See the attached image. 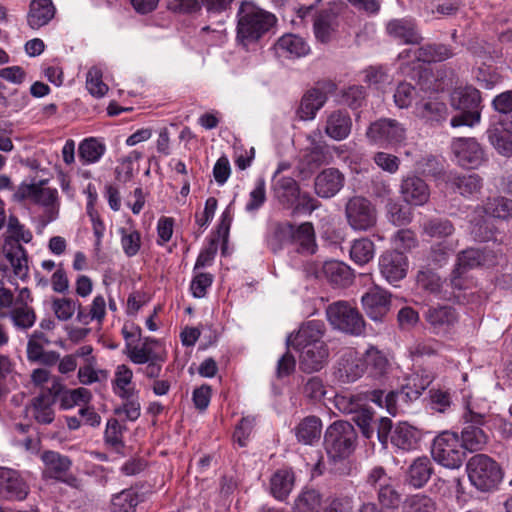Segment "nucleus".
<instances>
[{
	"instance_id": "f257e3e1",
	"label": "nucleus",
	"mask_w": 512,
	"mask_h": 512,
	"mask_svg": "<svg viewBox=\"0 0 512 512\" xmlns=\"http://www.w3.org/2000/svg\"><path fill=\"white\" fill-rule=\"evenodd\" d=\"M279 168L272 179L271 191L274 199L284 209H290L291 215L311 214L320 203L309 192L302 191L299 183L292 177L279 176Z\"/></svg>"
},
{
	"instance_id": "f03ea898",
	"label": "nucleus",
	"mask_w": 512,
	"mask_h": 512,
	"mask_svg": "<svg viewBox=\"0 0 512 512\" xmlns=\"http://www.w3.org/2000/svg\"><path fill=\"white\" fill-rule=\"evenodd\" d=\"M237 18V40L245 47L257 42L276 22L273 14L247 0L241 3Z\"/></svg>"
},
{
	"instance_id": "7ed1b4c3",
	"label": "nucleus",
	"mask_w": 512,
	"mask_h": 512,
	"mask_svg": "<svg viewBox=\"0 0 512 512\" xmlns=\"http://www.w3.org/2000/svg\"><path fill=\"white\" fill-rule=\"evenodd\" d=\"M326 316L333 329L351 336L365 332V320L359 310L347 301H336L326 308Z\"/></svg>"
},
{
	"instance_id": "20e7f679",
	"label": "nucleus",
	"mask_w": 512,
	"mask_h": 512,
	"mask_svg": "<svg viewBox=\"0 0 512 512\" xmlns=\"http://www.w3.org/2000/svg\"><path fill=\"white\" fill-rule=\"evenodd\" d=\"M467 473L471 484L483 492L494 489L502 480L501 468L485 454H477L469 459Z\"/></svg>"
},
{
	"instance_id": "39448f33",
	"label": "nucleus",
	"mask_w": 512,
	"mask_h": 512,
	"mask_svg": "<svg viewBox=\"0 0 512 512\" xmlns=\"http://www.w3.org/2000/svg\"><path fill=\"white\" fill-rule=\"evenodd\" d=\"M452 106L460 110V114L452 117L451 126H469L472 127L480 122L481 112L480 92L473 87H465L455 91L452 95Z\"/></svg>"
},
{
	"instance_id": "423d86ee",
	"label": "nucleus",
	"mask_w": 512,
	"mask_h": 512,
	"mask_svg": "<svg viewBox=\"0 0 512 512\" xmlns=\"http://www.w3.org/2000/svg\"><path fill=\"white\" fill-rule=\"evenodd\" d=\"M355 440L356 433L349 422H334L327 428L324 436L328 456L334 461L348 457L354 449Z\"/></svg>"
},
{
	"instance_id": "0eeeda50",
	"label": "nucleus",
	"mask_w": 512,
	"mask_h": 512,
	"mask_svg": "<svg viewBox=\"0 0 512 512\" xmlns=\"http://www.w3.org/2000/svg\"><path fill=\"white\" fill-rule=\"evenodd\" d=\"M431 455L440 465L457 469L462 465L466 454L458 434L452 431H443L434 438Z\"/></svg>"
},
{
	"instance_id": "6e6552de",
	"label": "nucleus",
	"mask_w": 512,
	"mask_h": 512,
	"mask_svg": "<svg viewBox=\"0 0 512 512\" xmlns=\"http://www.w3.org/2000/svg\"><path fill=\"white\" fill-rule=\"evenodd\" d=\"M348 224L355 231H367L377 222V212L372 203L361 196L349 199L345 206Z\"/></svg>"
},
{
	"instance_id": "1a4fd4ad",
	"label": "nucleus",
	"mask_w": 512,
	"mask_h": 512,
	"mask_svg": "<svg viewBox=\"0 0 512 512\" xmlns=\"http://www.w3.org/2000/svg\"><path fill=\"white\" fill-rule=\"evenodd\" d=\"M366 136L380 146L397 145L406 139V128L395 119L381 118L369 125Z\"/></svg>"
},
{
	"instance_id": "9d476101",
	"label": "nucleus",
	"mask_w": 512,
	"mask_h": 512,
	"mask_svg": "<svg viewBox=\"0 0 512 512\" xmlns=\"http://www.w3.org/2000/svg\"><path fill=\"white\" fill-rule=\"evenodd\" d=\"M465 426L461 432V445L464 451L475 452L482 450L487 444L488 436L481 426L485 422L483 414L467 408L463 414Z\"/></svg>"
},
{
	"instance_id": "9b49d317",
	"label": "nucleus",
	"mask_w": 512,
	"mask_h": 512,
	"mask_svg": "<svg viewBox=\"0 0 512 512\" xmlns=\"http://www.w3.org/2000/svg\"><path fill=\"white\" fill-rule=\"evenodd\" d=\"M451 149L456 163L465 169H477L487 160L483 147L475 138H455Z\"/></svg>"
},
{
	"instance_id": "f8f14e48",
	"label": "nucleus",
	"mask_w": 512,
	"mask_h": 512,
	"mask_svg": "<svg viewBox=\"0 0 512 512\" xmlns=\"http://www.w3.org/2000/svg\"><path fill=\"white\" fill-rule=\"evenodd\" d=\"M326 332L325 323L321 320L304 322L297 332L291 333L286 340L289 347L295 349L325 345L323 341Z\"/></svg>"
},
{
	"instance_id": "ddd939ff",
	"label": "nucleus",
	"mask_w": 512,
	"mask_h": 512,
	"mask_svg": "<svg viewBox=\"0 0 512 512\" xmlns=\"http://www.w3.org/2000/svg\"><path fill=\"white\" fill-rule=\"evenodd\" d=\"M379 270L389 283H394L406 277L408 258L398 250L386 251L379 257Z\"/></svg>"
},
{
	"instance_id": "4468645a",
	"label": "nucleus",
	"mask_w": 512,
	"mask_h": 512,
	"mask_svg": "<svg viewBox=\"0 0 512 512\" xmlns=\"http://www.w3.org/2000/svg\"><path fill=\"white\" fill-rule=\"evenodd\" d=\"M29 486L21 474L14 469L0 467V496L9 500H24Z\"/></svg>"
},
{
	"instance_id": "2eb2a0df",
	"label": "nucleus",
	"mask_w": 512,
	"mask_h": 512,
	"mask_svg": "<svg viewBox=\"0 0 512 512\" xmlns=\"http://www.w3.org/2000/svg\"><path fill=\"white\" fill-rule=\"evenodd\" d=\"M391 295L380 287H374L362 298V306L366 315L373 321H382L390 310Z\"/></svg>"
},
{
	"instance_id": "dca6fc26",
	"label": "nucleus",
	"mask_w": 512,
	"mask_h": 512,
	"mask_svg": "<svg viewBox=\"0 0 512 512\" xmlns=\"http://www.w3.org/2000/svg\"><path fill=\"white\" fill-rule=\"evenodd\" d=\"M313 34L317 42L330 43L339 28L338 15L332 9H323L313 15Z\"/></svg>"
},
{
	"instance_id": "f3484780",
	"label": "nucleus",
	"mask_w": 512,
	"mask_h": 512,
	"mask_svg": "<svg viewBox=\"0 0 512 512\" xmlns=\"http://www.w3.org/2000/svg\"><path fill=\"white\" fill-rule=\"evenodd\" d=\"M42 461L45 465L44 476L63 481L69 485H74L77 481L74 476L67 475L71 468V460L55 451H46L42 454Z\"/></svg>"
},
{
	"instance_id": "a211bd4d",
	"label": "nucleus",
	"mask_w": 512,
	"mask_h": 512,
	"mask_svg": "<svg viewBox=\"0 0 512 512\" xmlns=\"http://www.w3.org/2000/svg\"><path fill=\"white\" fill-rule=\"evenodd\" d=\"M44 181L36 184H21L14 193L16 201L31 200L42 206H52L57 200L58 192L55 188L43 187Z\"/></svg>"
},
{
	"instance_id": "6ab92c4d",
	"label": "nucleus",
	"mask_w": 512,
	"mask_h": 512,
	"mask_svg": "<svg viewBox=\"0 0 512 512\" xmlns=\"http://www.w3.org/2000/svg\"><path fill=\"white\" fill-rule=\"evenodd\" d=\"M403 201L413 206H423L430 198L428 184L416 175L404 177L400 185Z\"/></svg>"
},
{
	"instance_id": "aec40b11",
	"label": "nucleus",
	"mask_w": 512,
	"mask_h": 512,
	"mask_svg": "<svg viewBox=\"0 0 512 512\" xmlns=\"http://www.w3.org/2000/svg\"><path fill=\"white\" fill-rule=\"evenodd\" d=\"M344 181V175L338 169H325L314 180L315 193L321 198H331L343 188Z\"/></svg>"
},
{
	"instance_id": "412c9836",
	"label": "nucleus",
	"mask_w": 512,
	"mask_h": 512,
	"mask_svg": "<svg viewBox=\"0 0 512 512\" xmlns=\"http://www.w3.org/2000/svg\"><path fill=\"white\" fill-rule=\"evenodd\" d=\"M365 372L363 358L354 350H347L338 362L337 376L344 383L355 382Z\"/></svg>"
},
{
	"instance_id": "4be33fe9",
	"label": "nucleus",
	"mask_w": 512,
	"mask_h": 512,
	"mask_svg": "<svg viewBox=\"0 0 512 512\" xmlns=\"http://www.w3.org/2000/svg\"><path fill=\"white\" fill-rule=\"evenodd\" d=\"M274 50L278 57L294 59L306 56L310 52V46L303 37L288 33L277 40Z\"/></svg>"
},
{
	"instance_id": "5701e85b",
	"label": "nucleus",
	"mask_w": 512,
	"mask_h": 512,
	"mask_svg": "<svg viewBox=\"0 0 512 512\" xmlns=\"http://www.w3.org/2000/svg\"><path fill=\"white\" fill-rule=\"evenodd\" d=\"M387 34L403 44H418L422 40L413 20L408 18L392 19L386 24Z\"/></svg>"
},
{
	"instance_id": "b1692460",
	"label": "nucleus",
	"mask_w": 512,
	"mask_h": 512,
	"mask_svg": "<svg viewBox=\"0 0 512 512\" xmlns=\"http://www.w3.org/2000/svg\"><path fill=\"white\" fill-rule=\"evenodd\" d=\"M352 128V120L346 110H334L327 112L324 127L325 134L336 141L346 139Z\"/></svg>"
},
{
	"instance_id": "393cba45",
	"label": "nucleus",
	"mask_w": 512,
	"mask_h": 512,
	"mask_svg": "<svg viewBox=\"0 0 512 512\" xmlns=\"http://www.w3.org/2000/svg\"><path fill=\"white\" fill-rule=\"evenodd\" d=\"M295 350L299 353L300 368L306 373L317 372L327 364L329 350L326 344Z\"/></svg>"
},
{
	"instance_id": "a878e982",
	"label": "nucleus",
	"mask_w": 512,
	"mask_h": 512,
	"mask_svg": "<svg viewBox=\"0 0 512 512\" xmlns=\"http://www.w3.org/2000/svg\"><path fill=\"white\" fill-rule=\"evenodd\" d=\"M55 13L52 0H32L26 16L27 24L33 30L40 29L54 18Z\"/></svg>"
},
{
	"instance_id": "bb28decb",
	"label": "nucleus",
	"mask_w": 512,
	"mask_h": 512,
	"mask_svg": "<svg viewBox=\"0 0 512 512\" xmlns=\"http://www.w3.org/2000/svg\"><path fill=\"white\" fill-rule=\"evenodd\" d=\"M445 181L454 192L464 197L476 195L482 188V178L477 174L462 175L457 172H449Z\"/></svg>"
},
{
	"instance_id": "cd10ccee",
	"label": "nucleus",
	"mask_w": 512,
	"mask_h": 512,
	"mask_svg": "<svg viewBox=\"0 0 512 512\" xmlns=\"http://www.w3.org/2000/svg\"><path fill=\"white\" fill-rule=\"evenodd\" d=\"M327 94L320 89L308 90L302 97L297 115L301 120H313L327 102Z\"/></svg>"
},
{
	"instance_id": "c85d7f7f",
	"label": "nucleus",
	"mask_w": 512,
	"mask_h": 512,
	"mask_svg": "<svg viewBox=\"0 0 512 512\" xmlns=\"http://www.w3.org/2000/svg\"><path fill=\"white\" fill-rule=\"evenodd\" d=\"M425 318L435 333L446 332L457 321L455 310L449 306L431 307Z\"/></svg>"
},
{
	"instance_id": "c756f323",
	"label": "nucleus",
	"mask_w": 512,
	"mask_h": 512,
	"mask_svg": "<svg viewBox=\"0 0 512 512\" xmlns=\"http://www.w3.org/2000/svg\"><path fill=\"white\" fill-rule=\"evenodd\" d=\"M54 405L50 396L38 395L32 399L27 411L38 424L48 425L55 419Z\"/></svg>"
},
{
	"instance_id": "7c9ffc66",
	"label": "nucleus",
	"mask_w": 512,
	"mask_h": 512,
	"mask_svg": "<svg viewBox=\"0 0 512 512\" xmlns=\"http://www.w3.org/2000/svg\"><path fill=\"white\" fill-rule=\"evenodd\" d=\"M433 377L425 373H414L405 379L400 392L404 402L416 400L423 391L431 384Z\"/></svg>"
},
{
	"instance_id": "2f4dec72",
	"label": "nucleus",
	"mask_w": 512,
	"mask_h": 512,
	"mask_svg": "<svg viewBox=\"0 0 512 512\" xmlns=\"http://www.w3.org/2000/svg\"><path fill=\"white\" fill-rule=\"evenodd\" d=\"M418 442V431L406 422L399 423L391 434V443L404 451L416 449Z\"/></svg>"
},
{
	"instance_id": "473e14b6",
	"label": "nucleus",
	"mask_w": 512,
	"mask_h": 512,
	"mask_svg": "<svg viewBox=\"0 0 512 512\" xmlns=\"http://www.w3.org/2000/svg\"><path fill=\"white\" fill-rule=\"evenodd\" d=\"M4 252L15 277L25 281L29 275V267L24 247L19 243H15L8 250L4 248Z\"/></svg>"
},
{
	"instance_id": "72a5a7b5",
	"label": "nucleus",
	"mask_w": 512,
	"mask_h": 512,
	"mask_svg": "<svg viewBox=\"0 0 512 512\" xmlns=\"http://www.w3.org/2000/svg\"><path fill=\"white\" fill-rule=\"evenodd\" d=\"M324 278L336 286H347L353 280L351 268L340 261L323 262Z\"/></svg>"
},
{
	"instance_id": "f704fd0d",
	"label": "nucleus",
	"mask_w": 512,
	"mask_h": 512,
	"mask_svg": "<svg viewBox=\"0 0 512 512\" xmlns=\"http://www.w3.org/2000/svg\"><path fill=\"white\" fill-rule=\"evenodd\" d=\"M432 464L427 457L415 459L407 471V482L414 488L423 487L432 474Z\"/></svg>"
},
{
	"instance_id": "c9c22d12",
	"label": "nucleus",
	"mask_w": 512,
	"mask_h": 512,
	"mask_svg": "<svg viewBox=\"0 0 512 512\" xmlns=\"http://www.w3.org/2000/svg\"><path fill=\"white\" fill-rule=\"evenodd\" d=\"M132 379L133 371L125 364L118 365L112 380L114 393L119 397L139 394V391L135 388Z\"/></svg>"
},
{
	"instance_id": "e433bc0d",
	"label": "nucleus",
	"mask_w": 512,
	"mask_h": 512,
	"mask_svg": "<svg viewBox=\"0 0 512 512\" xmlns=\"http://www.w3.org/2000/svg\"><path fill=\"white\" fill-rule=\"evenodd\" d=\"M294 481V473L291 470H278L273 474L270 480L272 495L278 500H284L292 491Z\"/></svg>"
},
{
	"instance_id": "4c0bfd02",
	"label": "nucleus",
	"mask_w": 512,
	"mask_h": 512,
	"mask_svg": "<svg viewBox=\"0 0 512 512\" xmlns=\"http://www.w3.org/2000/svg\"><path fill=\"white\" fill-rule=\"evenodd\" d=\"M321 421L315 416L304 418L296 427L295 435L299 442L312 445L318 441L321 435Z\"/></svg>"
},
{
	"instance_id": "58836bf2",
	"label": "nucleus",
	"mask_w": 512,
	"mask_h": 512,
	"mask_svg": "<svg viewBox=\"0 0 512 512\" xmlns=\"http://www.w3.org/2000/svg\"><path fill=\"white\" fill-rule=\"evenodd\" d=\"M423 233L431 238L452 239L455 227L446 218H430L422 224Z\"/></svg>"
},
{
	"instance_id": "ea45409f",
	"label": "nucleus",
	"mask_w": 512,
	"mask_h": 512,
	"mask_svg": "<svg viewBox=\"0 0 512 512\" xmlns=\"http://www.w3.org/2000/svg\"><path fill=\"white\" fill-rule=\"evenodd\" d=\"M363 361L365 370H368L373 377H381L389 369V361L385 354L373 346L366 350Z\"/></svg>"
},
{
	"instance_id": "a19ab883",
	"label": "nucleus",
	"mask_w": 512,
	"mask_h": 512,
	"mask_svg": "<svg viewBox=\"0 0 512 512\" xmlns=\"http://www.w3.org/2000/svg\"><path fill=\"white\" fill-rule=\"evenodd\" d=\"M8 317L15 329L22 331L32 328L37 319L34 308L26 304L13 308L8 313Z\"/></svg>"
},
{
	"instance_id": "79ce46f5",
	"label": "nucleus",
	"mask_w": 512,
	"mask_h": 512,
	"mask_svg": "<svg viewBox=\"0 0 512 512\" xmlns=\"http://www.w3.org/2000/svg\"><path fill=\"white\" fill-rule=\"evenodd\" d=\"M375 256V244L369 238L363 237L352 242L350 258L358 265L369 263Z\"/></svg>"
},
{
	"instance_id": "37998d69",
	"label": "nucleus",
	"mask_w": 512,
	"mask_h": 512,
	"mask_svg": "<svg viewBox=\"0 0 512 512\" xmlns=\"http://www.w3.org/2000/svg\"><path fill=\"white\" fill-rule=\"evenodd\" d=\"M105 151V145L96 138L83 140L78 148L79 158L84 165L98 162Z\"/></svg>"
},
{
	"instance_id": "c03bdc74",
	"label": "nucleus",
	"mask_w": 512,
	"mask_h": 512,
	"mask_svg": "<svg viewBox=\"0 0 512 512\" xmlns=\"http://www.w3.org/2000/svg\"><path fill=\"white\" fill-rule=\"evenodd\" d=\"M452 55V50L444 44H427L416 51L415 58L430 63L444 61Z\"/></svg>"
},
{
	"instance_id": "a18cd8bd",
	"label": "nucleus",
	"mask_w": 512,
	"mask_h": 512,
	"mask_svg": "<svg viewBox=\"0 0 512 512\" xmlns=\"http://www.w3.org/2000/svg\"><path fill=\"white\" fill-rule=\"evenodd\" d=\"M485 251L479 249H466L458 255L456 272L461 273L466 269H472L480 265H490Z\"/></svg>"
},
{
	"instance_id": "49530a36",
	"label": "nucleus",
	"mask_w": 512,
	"mask_h": 512,
	"mask_svg": "<svg viewBox=\"0 0 512 512\" xmlns=\"http://www.w3.org/2000/svg\"><path fill=\"white\" fill-rule=\"evenodd\" d=\"M446 110V105L436 100L417 103L415 108L418 117L431 122H439L445 119Z\"/></svg>"
},
{
	"instance_id": "de8ad7c7",
	"label": "nucleus",
	"mask_w": 512,
	"mask_h": 512,
	"mask_svg": "<svg viewBox=\"0 0 512 512\" xmlns=\"http://www.w3.org/2000/svg\"><path fill=\"white\" fill-rule=\"evenodd\" d=\"M490 144L503 156H512V138L500 127L492 126L487 130Z\"/></svg>"
},
{
	"instance_id": "09e8293b",
	"label": "nucleus",
	"mask_w": 512,
	"mask_h": 512,
	"mask_svg": "<svg viewBox=\"0 0 512 512\" xmlns=\"http://www.w3.org/2000/svg\"><path fill=\"white\" fill-rule=\"evenodd\" d=\"M368 397L379 407H384L390 415L395 416L399 413L398 399H401L399 391H390L385 394L382 390H373Z\"/></svg>"
},
{
	"instance_id": "8fccbe9b",
	"label": "nucleus",
	"mask_w": 512,
	"mask_h": 512,
	"mask_svg": "<svg viewBox=\"0 0 512 512\" xmlns=\"http://www.w3.org/2000/svg\"><path fill=\"white\" fill-rule=\"evenodd\" d=\"M266 200V182L264 178L260 177L255 181L254 187L249 193L248 200L245 204V211L249 214L256 213L263 207Z\"/></svg>"
},
{
	"instance_id": "3c124183",
	"label": "nucleus",
	"mask_w": 512,
	"mask_h": 512,
	"mask_svg": "<svg viewBox=\"0 0 512 512\" xmlns=\"http://www.w3.org/2000/svg\"><path fill=\"white\" fill-rule=\"evenodd\" d=\"M105 444L117 453H122L124 448L123 427L117 419H109L104 433Z\"/></svg>"
},
{
	"instance_id": "603ef678",
	"label": "nucleus",
	"mask_w": 512,
	"mask_h": 512,
	"mask_svg": "<svg viewBox=\"0 0 512 512\" xmlns=\"http://www.w3.org/2000/svg\"><path fill=\"white\" fill-rule=\"evenodd\" d=\"M321 496L314 489H306L295 500L294 512H319Z\"/></svg>"
},
{
	"instance_id": "864d4df0",
	"label": "nucleus",
	"mask_w": 512,
	"mask_h": 512,
	"mask_svg": "<svg viewBox=\"0 0 512 512\" xmlns=\"http://www.w3.org/2000/svg\"><path fill=\"white\" fill-rule=\"evenodd\" d=\"M294 242H298L303 251L313 254L316 250L315 231L311 222H304L295 228Z\"/></svg>"
},
{
	"instance_id": "5fc2aeb1",
	"label": "nucleus",
	"mask_w": 512,
	"mask_h": 512,
	"mask_svg": "<svg viewBox=\"0 0 512 512\" xmlns=\"http://www.w3.org/2000/svg\"><path fill=\"white\" fill-rule=\"evenodd\" d=\"M458 246L455 239L441 240L431 246L430 259L437 265L444 264L454 254Z\"/></svg>"
},
{
	"instance_id": "6e6d98bb",
	"label": "nucleus",
	"mask_w": 512,
	"mask_h": 512,
	"mask_svg": "<svg viewBox=\"0 0 512 512\" xmlns=\"http://www.w3.org/2000/svg\"><path fill=\"white\" fill-rule=\"evenodd\" d=\"M138 495L132 489H126L116 494L112 499V512H135Z\"/></svg>"
},
{
	"instance_id": "4d7b16f0",
	"label": "nucleus",
	"mask_w": 512,
	"mask_h": 512,
	"mask_svg": "<svg viewBox=\"0 0 512 512\" xmlns=\"http://www.w3.org/2000/svg\"><path fill=\"white\" fill-rule=\"evenodd\" d=\"M79 307V301L72 298L62 297L54 298L51 308L59 321L66 322L70 320Z\"/></svg>"
},
{
	"instance_id": "13d9d810",
	"label": "nucleus",
	"mask_w": 512,
	"mask_h": 512,
	"mask_svg": "<svg viewBox=\"0 0 512 512\" xmlns=\"http://www.w3.org/2000/svg\"><path fill=\"white\" fill-rule=\"evenodd\" d=\"M90 398V391L86 388L80 387L76 389H66L58 401L60 402V408L67 410L76 405L88 403Z\"/></svg>"
},
{
	"instance_id": "bf43d9fd",
	"label": "nucleus",
	"mask_w": 512,
	"mask_h": 512,
	"mask_svg": "<svg viewBox=\"0 0 512 512\" xmlns=\"http://www.w3.org/2000/svg\"><path fill=\"white\" fill-rule=\"evenodd\" d=\"M126 347L129 359L135 364H145L151 360L160 359L161 356L148 345L147 341H144L142 346H131L127 343Z\"/></svg>"
},
{
	"instance_id": "052dcab7",
	"label": "nucleus",
	"mask_w": 512,
	"mask_h": 512,
	"mask_svg": "<svg viewBox=\"0 0 512 512\" xmlns=\"http://www.w3.org/2000/svg\"><path fill=\"white\" fill-rule=\"evenodd\" d=\"M484 210L494 218L506 219L512 216V200L504 197L491 199L486 203Z\"/></svg>"
},
{
	"instance_id": "680f3d73",
	"label": "nucleus",
	"mask_w": 512,
	"mask_h": 512,
	"mask_svg": "<svg viewBox=\"0 0 512 512\" xmlns=\"http://www.w3.org/2000/svg\"><path fill=\"white\" fill-rule=\"evenodd\" d=\"M436 508V503L431 497L417 494L405 501L403 512H435Z\"/></svg>"
},
{
	"instance_id": "e2e57ef3",
	"label": "nucleus",
	"mask_w": 512,
	"mask_h": 512,
	"mask_svg": "<svg viewBox=\"0 0 512 512\" xmlns=\"http://www.w3.org/2000/svg\"><path fill=\"white\" fill-rule=\"evenodd\" d=\"M121 246L127 257L135 256L141 247V236L137 230L120 229Z\"/></svg>"
},
{
	"instance_id": "0e129e2a",
	"label": "nucleus",
	"mask_w": 512,
	"mask_h": 512,
	"mask_svg": "<svg viewBox=\"0 0 512 512\" xmlns=\"http://www.w3.org/2000/svg\"><path fill=\"white\" fill-rule=\"evenodd\" d=\"M86 88L95 97H103L107 93L108 86L102 81V72L99 68L92 67L87 72Z\"/></svg>"
},
{
	"instance_id": "69168bd1",
	"label": "nucleus",
	"mask_w": 512,
	"mask_h": 512,
	"mask_svg": "<svg viewBox=\"0 0 512 512\" xmlns=\"http://www.w3.org/2000/svg\"><path fill=\"white\" fill-rule=\"evenodd\" d=\"M120 398L124 400V403L121 407L117 408L115 412L117 414L124 413L126 418L130 421L137 420L141 414L139 394H134L132 396H121Z\"/></svg>"
},
{
	"instance_id": "338daca9",
	"label": "nucleus",
	"mask_w": 512,
	"mask_h": 512,
	"mask_svg": "<svg viewBox=\"0 0 512 512\" xmlns=\"http://www.w3.org/2000/svg\"><path fill=\"white\" fill-rule=\"evenodd\" d=\"M416 91L415 88L406 82L400 83L394 93V102L397 107L403 109L411 105L415 99Z\"/></svg>"
},
{
	"instance_id": "774afa93",
	"label": "nucleus",
	"mask_w": 512,
	"mask_h": 512,
	"mask_svg": "<svg viewBox=\"0 0 512 512\" xmlns=\"http://www.w3.org/2000/svg\"><path fill=\"white\" fill-rule=\"evenodd\" d=\"M353 510L354 501L352 497L338 496L326 502L323 512H353Z\"/></svg>"
}]
</instances>
